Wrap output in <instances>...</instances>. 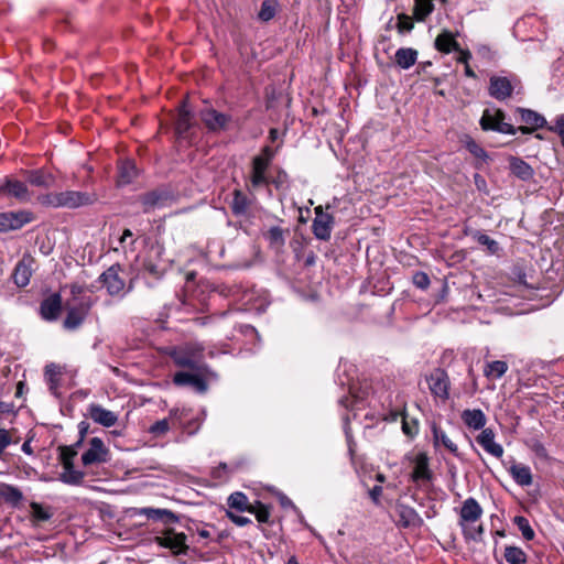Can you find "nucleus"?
Here are the masks:
<instances>
[{
    "label": "nucleus",
    "mask_w": 564,
    "mask_h": 564,
    "mask_svg": "<svg viewBox=\"0 0 564 564\" xmlns=\"http://www.w3.org/2000/svg\"><path fill=\"white\" fill-rule=\"evenodd\" d=\"M248 512L253 513L260 523H268L271 514L270 508L260 501H257L256 506H251Z\"/></svg>",
    "instance_id": "nucleus-50"
},
{
    "label": "nucleus",
    "mask_w": 564,
    "mask_h": 564,
    "mask_svg": "<svg viewBox=\"0 0 564 564\" xmlns=\"http://www.w3.org/2000/svg\"><path fill=\"white\" fill-rule=\"evenodd\" d=\"M93 306V301L90 297L83 299L77 306L69 307L67 310V315L63 322V326L67 330L77 329L86 319L90 308Z\"/></svg>",
    "instance_id": "nucleus-10"
},
{
    "label": "nucleus",
    "mask_w": 564,
    "mask_h": 564,
    "mask_svg": "<svg viewBox=\"0 0 564 564\" xmlns=\"http://www.w3.org/2000/svg\"><path fill=\"white\" fill-rule=\"evenodd\" d=\"M62 311V296L59 293H53L45 297L40 304V315L44 321H56Z\"/></svg>",
    "instance_id": "nucleus-19"
},
{
    "label": "nucleus",
    "mask_w": 564,
    "mask_h": 564,
    "mask_svg": "<svg viewBox=\"0 0 564 564\" xmlns=\"http://www.w3.org/2000/svg\"><path fill=\"white\" fill-rule=\"evenodd\" d=\"M426 381L431 393L435 398L442 401H446L449 398V378L444 369H433L432 372L426 376Z\"/></svg>",
    "instance_id": "nucleus-7"
},
{
    "label": "nucleus",
    "mask_w": 564,
    "mask_h": 564,
    "mask_svg": "<svg viewBox=\"0 0 564 564\" xmlns=\"http://www.w3.org/2000/svg\"><path fill=\"white\" fill-rule=\"evenodd\" d=\"M463 142L468 152L476 159L480 160L481 162H487L489 160V155L486 150L479 145L471 137L465 135Z\"/></svg>",
    "instance_id": "nucleus-39"
},
{
    "label": "nucleus",
    "mask_w": 564,
    "mask_h": 564,
    "mask_svg": "<svg viewBox=\"0 0 564 564\" xmlns=\"http://www.w3.org/2000/svg\"><path fill=\"white\" fill-rule=\"evenodd\" d=\"M507 115L500 108H487L482 111L479 120L480 128L484 131H495L501 134L514 135L518 129L506 121Z\"/></svg>",
    "instance_id": "nucleus-1"
},
{
    "label": "nucleus",
    "mask_w": 564,
    "mask_h": 564,
    "mask_svg": "<svg viewBox=\"0 0 564 564\" xmlns=\"http://www.w3.org/2000/svg\"><path fill=\"white\" fill-rule=\"evenodd\" d=\"M275 15V8L269 1H263L261 3L260 11L258 13V18L261 21L268 22L273 19Z\"/></svg>",
    "instance_id": "nucleus-54"
},
{
    "label": "nucleus",
    "mask_w": 564,
    "mask_h": 564,
    "mask_svg": "<svg viewBox=\"0 0 564 564\" xmlns=\"http://www.w3.org/2000/svg\"><path fill=\"white\" fill-rule=\"evenodd\" d=\"M269 167L270 164L263 162L261 158L252 159L249 176V191H257L262 186L270 185V177L267 174Z\"/></svg>",
    "instance_id": "nucleus-14"
},
{
    "label": "nucleus",
    "mask_w": 564,
    "mask_h": 564,
    "mask_svg": "<svg viewBox=\"0 0 564 564\" xmlns=\"http://www.w3.org/2000/svg\"><path fill=\"white\" fill-rule=\"evenodd\" d=\"M155 514H152L150 520L153 521H161L165 524L167 523H174L178 521V517L169 509H160L155 508L154 510Z\"/></svg>",
    "instance_id": "nucleus-49"
},
{
    "label": "nucleus",
    "mask_w": 564,
    "mask_h": 564,
    "mask_svg": "<svg viewBox=\"0 0 564 564\" xmlns=\"http://www.w3.org/2000/svg\"><path fill=\"white\" fill-rule=\"evenodd\" d=\"M463 532H464V535L466 539H471V540H480L482 533H484V528L482 525H478V527H465L463 529Z\"/></svg>",
    "instance_id": "nucleus-57"
},
{
    "label": "nucleus",
    "mask_w": 564,
    "mask_h": 564,
    "mask_svg": "<svg viewBox=\"0 0 564 564\" xmlns=\"http://www.w3.org/2000/svg\"><path fill=\"white\" fill-rule=\"evenodd\" d=\"M516 112L520 115L521 122L525 124L517 128L518 131H521L523 134H529L532 131L544 128L546 126L545 118L534 110L518 107Z\"/></svg>",
    "instance_id": "nucleus-17"
},
{
    "label": "nucleus",
    "mask_w": 564,
    "mask_h": 564,
    "mask_svg": "<svg viewBox=\"0 0 564 564\" xmlns=\"http://www.w3.org/2000/svg\"><path fill=\"white\" fill-rule=\"evenodd\" d=\"M88 414H89V417L95 423H98L105 427H111L118 421V415L115 412L107 410L97 403H91L88 406Z\"/></svg>",
    "instance_id": "nucleus-21"
},
{
    "label": "nucleus",
    "mask_w": 564,
    "mask_h": 564,
    "mask_svg": "<svg viewBox=\"0 0 564 564\" xmlns=\"http://www.w3.org/2000/svg\"><path fill=\"white\" fill-rule=\"evenodd\" d=\"M476 442L494 457L501 458L503 456V447L495 442V432L491 429H482L476 437Z\"/></svg>",
    "instance_id": "nucleus-20"
},
{
    "label": "nucleus",
    "mask_w": 564,
    "mask_h": 564,
    "mask_svg": "<svg viewBox=\"0 0 564 564\" xmlns=\"http://www.w3.org/2000/svg\"><path fill=\"white\" fill-rule=\"evenodd\" d=\"M34 517L40 521H46L48 520L52 514L45 510L42 506L34 503L32 505Z\"/></svg>",
    "instance_id": "nucleus-61"
},
{
    "label": "nucleus",
    "mask_w": 564,
    "mask_h": 564,
    "mask_svg": "<svg viewBox=\"0 0 564 564\" xmlns=\"http://www.w3.org/2000/svg\"><path fill=\"white\" fill-rule=\"evenodd\" d=\"M227 503L229 508L236 509L237 511L243 512L249 511L252 505L248 503V498L243 492L236 491L232 492L228 499Z\"/></svg>",
    "instance_id": "nucleus-40"
},
{
    "label": "nucleus",
    "mask_w": 564,
    "mask_h": 564,
    "mask_svg": "<svg viewBox=\"0 0 564 564\" xmlns=\"http://www.w3.org/2000/svg\"><path fill=\"white\" fill-rule=\"evenodd\" d=\"M170 430L167 419L159 420L149 427V432L154 436L164 435Z\"/></svg>",
    "instance_id": "nucleus-56"
},
{
    "label": "nucleus",
    "mask_w": 564,
    "mask_h": 564,
    "mask_svg": "<svg viewBox=\"0 0 564 564\" xmlns=\"http://www.w3.org/2000/svg\"><path fill=\"white\" fill-rule=\"evenodd\" d=\"M289 234V229H283L280 226H272L268 230L262 232L269 247L274 250H280L285 245V236Z\"/></svg>",
    "instance_id": "nucleus-28"
},
{
    "label": "nucleus",
    "mask_w": 564,
    "mask_h": 564,
    "mask_svg": "<svg viewBox=\"0 0 564 564\" xmlns=\"http://www.w3.org/2000/svg\"><path fill=\"white\" fill-rule=\"evenodd\" d=\"M513 523L518 527V529L522 533V536L527 541H531V540L534 539L535 533H534L533 529L531 528L529 520L525 517H523V516H516L513 518Z\"/></svg>",
    "instance_id": "nucleus-47"
},
{
    "label": "nucleus",
    "mask_w": 564,
    "mask_h": 564,
    "mask_svg": "<svg viewBox=\"0 0 564 564\" xmlns=\"http://www.w3.org/2000/svg\"><path fill=\"white\" fill-rule=\"evenodd\" d=\"M59 459L63 465V469H69L74 466V457L77 455L74 446H59Z\"/></svg>",
    "instance_id": "nucleus-48"
},
{
    "label": "nucleus",
    "mask_w": 564,
    "mask_h": 564,
    "mask_svg": "<svg viewBox=\"0 0 564 564\" xmlns=\"http://www.w3.org/2000/svg\"><path fill=\"white\" fill-rule=\"evenodd\" d=\"M395 63L402 69H409L416 63L417 51L411 47H401L395 52Z\"/></svg>",
    "instance_id": "nucleus-36"
},
{
    "label": "nucleus",
    "mask_w": 564,
    "mask_h": 564,
    "mask_svg": "<svg viewBox=\"0 0 564 564\" xmlns=\"http://www.w3.org/2000/svg\"><path fill=\"white\" fill-rule=\"evenodd\" d=\"M397 19V29L399 33L403 34L411 32L413 30L414 23L409 15H406L405 13H400L398 14Z\"/></svg>",
    "instance_id": "nucleus-52"
},
{
    "label": "nucleus",
    "mask_w": 564,
    "mask_h": 564,
    "mask_svg": "<svg viewBox=\"0 0 564 564\" xmlns=\"http://www.w3.org/2000/svg\"><path fill=\"white\" fill-rule=\"evenodd\" d=\"M61 375L62 371L58 365L52 362L45 366L44 376L47 381L48 389L54 395H57V390L61 382Z\"/></svg>",
    "instance_id": "nucleus-37"
},
{
    "label": "nucleus",
    "mask_w": 564,
    "mask_h": 564,
    "mask_svg": "<svg viewBox=\"0 0 564 564\" xmlns=\"http://www.w3.org/2000/svg\"><path fill=\"white\" fill-rule=\"evenodd\" d=\"M159 545L170 549L174 554H185L187 552L186 534L177 533L173 529H166L162 535L156 536Z\"/></svg>",
    "instance_id": "nucleus-13"
},
{
    "label": "nucleus",
    "mask_w": 564,
    "mask_h": 564,
    "mask_svg": "<svg viewBox=\"0 0 564 564\" xmlns=\"http://www.w3.org/2000/svg\"><path fill=\"white\" fill-rule=\"evenodd\" d=\"M121 271V265L116 263L104 271L98 278V281L102 284L104 288H106L107 293L110 296H118L123 299L124 295L131 290V285L127 291L124 290L126 282L120 276Z\"/></svg>",
    "instance_id": "nucleus-2"
},
{
    "label": "nucleus",
    "mask_w": 564,
    "mask_h": 564,
    "mask_svg": "<svg viewBox=\"0 0 564 564\" xmlns=\"http://www.w3.org/2000/svg\"><path fill=\"white\" fill-rule=\"evenodd\" d=\"M138 176V169L132 160H124L118 166V178L120 185H128Z\"/></svg>",
    "instance_id": "nucleus-33"
},
{
    "label": "nucleus",
    "mask_w": 564,
    "mask_h": 564,
    "mask_svg": "<svg viewBox=\"0 0 564 564\" xmlns=\"http://www.w3.org/2000/svg\"><path fill=\"white\" fill-rule=\"evenodd\" d=\"M85 474L80 470L75 469L73 466L69 469H64L59 475V480L67 485H80L84 480Z\"/></svg>",
    "instance_id": "nucleus-44"
},
{
    "label": "nucleus",
    "mask_w": 564,
    "mask_h": 564,
    "mask_svg": "<svg viewBox=\"0 0 564 564\" xmlns=\"http://www.w3.org/2000/svg\"><path fill=\"white\" fill-rule=\"evenodd\" d=\"M270 184L276 189H283L289 185V175L283 169H279L274 177H270Z\"/></svg>",
    "instance_id": "nucleus-53"
},
{
    "label": "nucleus",
    "mask_w": 564,
    "mask_h": 564,
    "mask_svg": "<svg viewBox=\"0 0 564 564\" xmlns=\"http://www.w3.org/2000/svg\"><path fill=\"white\" fill-rule=\"evenodd\" d=\"M110 459V452L100 437H93L88 442L87 451L82 455L84 466L105 464Z\"/></svg>",
    "instance_id": "nucleus-5"
},
{
    "label": "nucleus",
    "mask_w": 564,
    "mask_h": 564,
    "mask_svg": "<svg viewBox=\"0 0 564 564\" xmlns=\"http://www.w3.org/2000/svg\"><path fill=\"white\" fill-rule=\"evenodd\" d=\"M227 517L230 519L231 522H234L238 527H245V525L251 523V519L250 518L236 514V513H234L231 511H227Z\"/></svg>",
    "instance_id": "nucleus-59"
},
{
    "label": "nucleus",
    "mask_w": 564,
    "mask_h": 564,
    "mask_svg": "<svg viewBox=\"0 0 564 564\" xmlns=\"http://www.w3.org/2000/svg\"><path fill=\"white\" fill-rule=\"evenodd\" d=\"M98 200L94 192L64 191L62 192V208L76 209L91 206Z\"/></svg>",
    "instance_id": "nucleus-9"
},
{
    "label": "nucleus",
    "mask_w": 564,
    "mask_h": 564,
    "mask_svg": "<svg viewBox=\"0 0 564 564\" xmlns=\"http://www.w3.org/2000/svg\"><path fill=\"white\" fill-rule=\"evenodd\" d=\"M20 438H13L12 431L0 429V458H2L6 448L11 444L19 443Z\"/></svg>",
    "instance_id": "nucleus-51"
},
{
    "label": "nucleus",
    "mask_w": 564,
    "mask_h": 564,
    "mask_svg": "<svg viewBox=\"0 0 564 564\" xmlns=\"http://www.w3.org/2000/svg\"><path fill=\"white\" fill-rule=\"evenodd\" d=\"M33 220V213L26 209L0 213V232L19 230Z\"/></svg>",
    "instance_id": "nucleus-4"
},
{
    "label": "nucleus",
    "mask_w": 564,
    "mask_h": 564,
    "mask_svg": "<svg viewBox=\"0 0 564 564\" xmlns=\"http://www.w3.org/2000/svg\"><path fill=\"white\" fill-rule=\"evenodd\" d=\"M482 514V508L478 503V501L469 497L467 498L460 509V521L467 523L476 522Z\"/></svg>",
    "instance_id": "nucleus-24"
},
{
    "label": "nucleus",
    "mask_w": 564,
    "mask_h": 564,
    "mask_svg": "<svg viewBox=\"0 0 564 564\" xmlns=\"http://www.w3.org/2000/svg\"><path fill=\"white\" fill-rule=\"evenodd\" d=\"M0 498H2L7 503L18 506L22 501L23 495L18 487L8 484H0Z\"/></svg>",
    "instance_id": "nucleus-38"
},
{
    "label": "nucleus",
    "mask_w": 564,
    "mask_h": 564,
    "mask_svg": "<svg viewBox=\"0 0 564 564\" xmlns=\"http://www.w3.org/2000/svg\"><path fill=\"white\" fill-rule=\"evenodd\" d=\"M435 48L438 52L448 54L452 51H460L459 43L451 31L443 30L435 39Z\"/></svg>",
    "instance_id": "nucleus-30"
},
{
    "label": "nucleus",
    "mask_w": 564,
    "mask_h": 564,
    "mask_svg": "<svg viewBox=\"0 0 564 564\" xmlns=\"http://www.w3.org/2000/svg\"><path fill=\"white\" fill-rule=\"evenodd\" d=\"M37 202L50 208H62V192L42 194L37 197Z\"/></svg>",
    "instance_id": "nucleus-46"
},
{
    "label": "nucleus",
    "mask_w": 564,
    "mask_h": 564,
    "mask_svg": "<svg viewBox=\"0 0 564 564\" xmlns=\"http://www.w3.org/2000/svg\"><path fill=\"white\" fill-rule=\"evenodd\" d=\"M173 383L177 387H193L197 392H205L207 390V382L198 375L178 371L173 377Z\"/></svg>",
    "instance_id": "nucleus-22"
},
{
    "label": "nucleus",
    "mask_w": 564,
    "mask_h": 564,
    "mask_svg": "<svg viewBox=\"0 0 564 564\" xmlns=\"http://www.w3.org/2000/svg\"><path fill=\"white\" fill-rule=\"evenodd\" d=\"M412 282L420 290H426L431 283L429 275L423 271L415 272Z\"/></svg>",
    "instance_id": "nucleus-55"
},
{
    "label": "nucleus",
    "mask_w": 564,
    "mask_h": 564,
    "mask_svg": "<svg viewBox=\"0 0 564 564\" xmlns=\"http://www.w3.org/2000/svg\"><path fill=\"white\" fill-rule=\"evenodd\" d=\"M275 152L271 147L265 145L262 148L261 153L256 155L254 158H261L263 162L271 165L272 160L274 159Z\"/></svg>",
    "instance_id": "nucleus-62"
},
{
    "label": "nucleus",
    "mask_w": 564,
    "mask_h": 564,
    "mask_svg": "<svg viewBox=\"0 0 564 564\" xmlns=\"http://www.w3.org/2000/svg\"><path fill=\"white\" fill-rule=\"evenodd\" d=\"M433 9L432 0H415L414 17L417 21H424Z\"/></svg>",
    "instance_id": "nucleus-45"
},
{
    "label": "nucleus",
    "mask_w": 564,
    "mask_h": 564,
    "mask_svg": "<svg viewBox=\"0 0 564 564\" xmlns=\"http://www.w3.org/2000/svg\"><path fill=\"white\" fill-rule=\"evenodd\" d=\"M251 205L249 197L240 189H235L232 193V200L230 209L235 216H245Z\"/></svg>",
    "instance_id": "nucleus-32"
},
{
    "label": "nucleus",
    "mask_w": 564,
    "mask_h": 564,
    "mask_svg": "<svg viewBox=\"0 0 564 564\" xmlns=\"http://www.w3.org/2000/svg\"><path fill=\"white\" fill-rule=\"evenodd\" d=\"M192 113L188 109L187 102L184 100L178 109V116L175 123L176 133L184 137L189 130L192 123Z\"/></svg>",
    "instance_id": "nucleus-34"
},
{
    "label": "nucleus",
    "mask_w": 564,
    "mask_h": 564,
    "mask_svg": "<svg viewBox=\"0 0 564 564\" xmlns=\"http://www.w3.org/2000/svg\"><path fill=\"white\" fill-rule=\"evenodd\" d=\"M508 471L511 475L514 482L521 487L531 486L533 482L531 468L524 464L513 463L509 467Z\"/></svg>",
    "instance_id": "nucleus-27"
},
{
    "label": "nucleus",
    "mask_w": 564,
    "mask_h": 564,
    "mask_svg": "<svg viewBox=\"0 0 564 564\" xmlns=\"http://www.w3.org/2000/svg\"><path fill=\"white\" fill-rule=\"evenodd\" d=\"M433 443L435 446L443 445L453 455L459 456L457 445L447 436V434L437 425L433 424L432 427Z\"/></svg>",
    "instance_id": "nucleus-31"
},
{
    "label": "nucleus",
    "mask_w": 564,
    "mask_h": 564,
    "mask_svg": "<svg viewBox=\"0 0 564 564\" xmlns=\"http://www.w3.org/2000/svg\"><path fill=\"white\" fill-rule=\"evenodd\" d=\"M395 513L398 516V524L402 528H419L423 524V519L416 510L400 501L395 505Z\"/></svg>",
    "instance_id": "nucleus-18"
},
{
    "label": "nucleus",
    "mask_w": 564,
    "mask_h": 564,
    "mask_svg": "<svg viewBox=\"0 0 564 564\" xmlns=\"http://www.w3.org/2000/svg\"><path fill=\"white\" fill-rule=\"evenodd\" d=\"M509 170L511 174L521 181H529L533 177L534 171L529 163L518 156H509Z\"/></svg>",
    "instance_id": "nucleus-26"
},
{
    "label": "nucleus",
    "mask_w": 564,
    "mask_h": 564,
    "mask_svg": "<svg viewBox=\"0 0 564 564\" xmlns=\"http://www.w3.org/2000/svg\"><path fill=\"white\" fill-rule=\"evenodd\" d=\"M35 259L29 252L23 253L22 258L15 264L12 272V281L18 288H25L33 274Z\"/></svg>",
    "instance_id": "nucleus-11"
},
{
    "label": "nucleus",
    "mask_w": 564,
    "mask_h": 564,
    "mask_svg": "<svg viewBox=\"0 0 564 564\" xmlns=\"http://www.w3.org/2000/svg\"><path fill=\"white\" fill-rule=\"evenodd\" d=\"M508 370V365L506 361L495 360L488 362L486 368L484 369V373L486 377H492L496 379L501 378Z\"/></svg>",
    "instance_id": "nucleus-42"
},
{
    "label": "nucleus",
    "mask_w": 564,
    "mask_h": 564,
    "mask_svg": "<svg viewBox=\"0 0 564 564\" xmlns=\"http://www.w3.org/2000/svg\"><path fill=\"white\" fill-rule=\"evenodd\" d=\"M465 235L470 236L479 245L485 246L491 254H496L500 250L498 241L490 238L488 235L481 232L480 230L466 229Z\"/></svg>",
    "instance_id": "nucleus-35"
},
{
    "label": "nucleus",
    "mask_w": 564,
    "mask_h": 564,
    "mask_svg": "<svg viewBox=\"0 0 564 564\" xmlns=\"http://www.w3.org/2000/svg\"><path fill=\"white\" fill-rule=\"evenodd\" d=\"M503 555L508 564H524L527 562V554L518 546H506Z\"/></svg>",
    "instance_id": "nucleus-41"
},
{
    "label": "nucleus",
    "mask_w": 564,
    "mask_h": 564,
    "mask_svg": "<svg viewBox=\"0 0 564 564\" xmlns=\"http://www.w3.org/2000/svg\"><path fill=\"white\" fill-rule=\"evenodd\" d=\"M23 174L26 181L36 187L50 188L55 183V177L53 174L44 171L43 169L36 170H25Z\"/></svg>",
    "instance_id": "nucleus-23"
},
{
    "label": "nucleus",
    "mask_w": 564,
    "mask_h": 564,
    "mask_svg": "<svg viewBox=\"0 0 564 564\" xmlns=\"http://www.w3.org/2000/svg\"><path fill=\"white\" fill-rule=\"evenodd\" d=\"M229 474V468L226 463H220L217 467L214 468L212 475L214 478H223Z\"/></svg>",
    "instance_id": "nucleus-64"
},
{
    "label": "nucleus",
    "mask_w": 564,
    "mask_h": 564,
    "mask_svg": "<svg viewBox=\"0 0 564 564\" xmlns=\"http://www.w3.org/2000/svg\"><path fill=\"white\" fill-rule=\"evenodd\" d=\"M0 195L15 198L21 203L30 200V193L26 184L10 176L4 177L0 184Z\"/></svg>",
    "instance_id": "nucleus-12"
},
{
    "label": "nucleus",
    "mask_w": 564,
    "mask_h": 564,
    "mask_svg": "<svg viewBox=\"0 0 564 564\" xmlns=\"http://www.w3.org/2000/svg\"><path fill=\"white\" fill-rule=\"evenodd\" d=\"M171 198L170 192L158 188L140 195L139 200L143 207V213H150L155 208L165 207Z\"/></svg>",
    "instance_id": "nucleus-16"
},
{
    "label": "nucleus",
    "mask_w": 564,
    "mask_h": 564,
    "mask_svg": "<svg viewBox=\"0 0 564 564\" xmlns=\"http://www.w3.org/2000/svg\"><path fill=\"white\" fill-rule=\"evenodd\" d=\"M144 270L155 279H160L163 275V270L152 261L144 262Z\"/></svg>",
    "instance_id": "nucleus-58"
},
{
    "label": "nucleus",
    "mask_w": 564,
    "mask_h": 564,
    "mask_svg": "<svg viewBox=\"0 0 564 564\" xmlns=\"http://www.w3.org/2000/svg\"><path fill=\"white\" fill-rule=\"evenodd\" d=\"M550 130L558 133L562 144L564 145V115L556 118L554 126L550 127Z\"/></svg>",
    "instance_id": "nucleus-60"
},
{
    "label": "nucleus",
    "mask_w": 564,
    "mask_h": 564,
    "mask_svg": "<svg viewBox=\"0 0 564 564\" xmlns=\"http://www.w3.org/2000/svg\"><path fill=\"white\" fill-rule=\"evenodd\" d=\"M411 478L413 481L432 479V471L429 468V457L425 453H419L415 456Z\"/></svg>",
    "instance_id": "nucleus-29"
},
{
    "label": "nucleus",
    "mask_w": 564,
    "mask_h": 564,
    "mask_svg": "<svg viewBox=\"0 0 564 564\" xmlns=\"http://www.w3.org/2000/svg\"><path fill=\"white\" fill-rule=\"evenodd\" d=\"M200 119L210 132H219L226 130L231 117L229 115L219 112L214 108H206L200 111Z\"/></svg>",
    "instance_id": "nucleus-15"
},
{
    "label": "nucleus",
    "mask_w": 564,
    "mask_h": 564,
    "mask_svg": "<svg viewBox=\"0 0 564 564\" xmlns=\"http://www.w3.org/2000/svg\"><path fill=\"white\" fill-rule=\"evenodd\" d=\"M527 446L530 448L534 455L544 462H549L551 459L547 449L545 448L544 444L536 437H531L527 442Z\"/></svg>",
    "instance_id": "nucleus-43"
},
{
    "label": "nucleus",
    "mask_w": 564,
    "mask_h": 564,
    "mask_svg": "<svg viewBox=\"0 0 564 564\" xmlns=\"http://www.w3.org/2000/svg\"><path fill=\"white\" fill-rule=\"evenodd\" d=\"M517 77H506L494 75L489 79L488 94L498 101H505L510 98L517 87Z\"/></svg>",
    "instance_id": "nucleus-3"
},
{
    "label": "nucleus",
    "mask_w": 564,
    "mask_h": 564,
    "mask_svg": "<svg viewBox=\"0 0 564 564\" xmlns=\"http://www.w3.org/2000/svg\"><path fill=\"white\" fill-rule=\"evenodd\" d=\"M464 424L471 430H482L487 423V417L480 409H466L460 414Z\"/></svg>",
    "instance_id": "nucleus-25"
},
{
    "label": "nucleus",
    "mask_w": 564,
    "mask_h": 564,
    "mask_svg": "<svg viewBox=\"0 0 564 564\" xmlns=\"http://www.w3.org/2000/svg\"><path fill=\"white\" fill-rule=\"evenodd\" d=\"M314 212L315 218L312 223V231L316 239L327 241L330 238L334 227V216L328 213H324L322 206L315 207Z\"/></svg>",
    "instance_id": "nucleus-8"
},
{
    "label": "nucleus",
    "mask_w": 564,
    "mask_h": 564,
    "mask_svg": "<svg viewBox=\"0 0 564 564\" xmlns=\"http://www.w3.org/2000/svg\"><path fill=\"white\" fill-rule=\"evenodd\" d=\"M202 350V348L198 349L192 346L174 348L170 352V357L177 367L195 370L198 369Z\"/></svg>",
    "instance_id": "nucleus-6"
},
{
    "label": "nucleus",
    "mask_w": 564,
    "mask_h": 564,
    "mask_svg": "<svg viewBox=\"0 0 564 564\" xmlns=\"http://www.w3.org/2000/svg\"><path fill=\"white\" fill-rule=\"evenodd\" d=\"M154 510H155V508H152V507L132 508L131 516L132 517L144 516L147 519L150 520L152 514H155Z\"/></svg>",
    "instance_id": "nucleus-63"
}]
</instances>
